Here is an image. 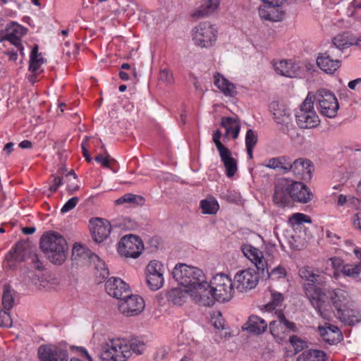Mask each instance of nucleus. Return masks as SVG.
<instances>
[{
	"mask_svg": "<svg viewBox=\"0 0 361 361\" xmlns=\"http://www.w3.org/2000/svg\"><path fill=\"white\" fill-rule=\"evenodd\" d=\"M341 273L345 276L355 279L358 277L361 273V264H346L343 267V269H341Z\"/></svg>",
	"mask_w": 361,
	"mask_h": 361,
	"instance_id": "obj_41",
	"label": "nucleus"
},
{
	"mask_svg": "<svg viewBox=\"0 0 361 361\" xmlns=\"http://www.w3.org/2000/svg\"><path fill=\"white\" fill-rule=\"evenodd\" d=\"M274 68L278 74L288 78L297 77L300 72V66L292 61H279L274 63Z\"/></svg>",
	"mask_w": 361,
	"mask_h": 361,
	"instance_id": "obj_22",
	"label": "nucleus"
},
{
	"mask_svg": "<svg viewBox=\"0 0 361 361\" xmlns=\"http://www.w3.org/2000/svg\"><path fill=\"white\" fill-rule=\"evenodd\" d=\"M214 326L217 329H225V320L221 317V314L219 312V316L214 319Z\"/></svg>",
	"mask_w": 361,
	"mask_h": 361,
	"instance_id": "obj_60",
	"label": "nucleus"
},
{
	"mask_svg": "<svg viewBox=\"0 0 361 361\" xmlns=\"http://www.w3.org/2000/svg\"><path fill=\"white\" fill-rule=\"evenodd\" d=\"M124 203H129L134 205L141 206L144 204L145 199L140 195L127 193L115 201V204L118 205L123 204Z\"/></svg>",
	"mask_w": 361,
	"mask_h": 361,
	"instance_id": "obj_37",
	"label": "nucleus"
},
{
	"mask_svg": "<svg viewBox=\"0 0 361 361\" xmlns=\"http://www.w3.org/2000/svg\"><path fill=\"white\" fill-rule=\"evenodd\" d=\"M146 281L149 289L156 291L164 286V279L163 275L146 276Z\"/></svg>",
	"mask_w": 361,
	"mask_h": 361,
	"instance_id": "obj_39",
	"label": "nucleus"
},
{
	"mask_svg": "<svg viewBox=\"0 0 361 361\" xmlns=\"http://www.w3.org/2000/svg\"><path fill=\"white\" fill-rule=\"evenodd\" d=\"M318 331L323 340L331 345L336 343L338 340V338H336V335L338 337L342 336L339 329L329 324H326L324 326H319Z\"/></svg>",
	"mask_w": 361,
	"mask_h": 361,
	"instance_id": "obj_26",
	"label": "nucleus"
},
{
	"mask_svg": "<svg viewBox=\"0 0 361 361\" xmlns=\"http://www.w3.org/2000/svg\"><path fill=\"white\" fill-rule=\"evenodd\" d=\"M171 274L180 286L187 288L190 297L198 303V296H200V287L207 286L203 271L197 267L179 263L175 266Z\"/></svg>",
	"mask_w": 361,
	"mask_h": 361,
	"instance_id": "obj_3",
	"label": "nucleus"
},
{
	"mask_svg": "<svg viewBox=\"0 0 361 361\" xmlns=\"http://www.w3.org/2000/svg\"><path fill=\"white\" fill-rule=\"evenodd\" d=\"M289 159L290 158L286 156L274 157L267 160L264 166L274 170H280L283 173H286L289 166Z\"/></svg>",
	"mask_w": 361,
	"mask_h": 361,
	"instance_id": "obj_31",
	"label": "nucleus"
},
{
	"mask_svg": "<svg viewBox=\"0 0 361 361\" xmlns=\"http://www.w3.org/2000/svg\"><path fill=\"white\" fill-rule=\"evenodd\" d=\"M253 240L254 244L257 246L262 245L264 243V240L259 235V234L254 233V232H250V239Z\"/></svg>",
	"mask_w": 361,
	"mask_h": 361,
	"instance_id": "obj_62",
	"label": "nucleus"
},
{
	"mask_svg": "<svg viewBox=\"0 0 361 361\" xmlns=\"http://www.w3.org/2000/svg\"><path fill=\"white\" fill-rule=\"evenodd\" d=\"M71 348L73 350H75L77 352H78L82 356L86 357L88 361H93L92 357L88 353L87 350L82 347H78V346H72Z\"/></svg>",
	"mask_w": 361,
	"mask_h": 361,
	"instance_id": "obj_64",
	"label": "nucleus"
},
{
	"mask_svg": "<svg viewBox=\"0 0 361 361\" xmlns=\"http://www.w3.org/2000/svg\"><path fill=\"white\" fill-rule=\"evenodd\" d=\"M331 300L341 321L348 325H354L360 321L359 318L353 314L354 312L348 308L350 300L346 291L339 288L335 289L331 293Z\"/></svg>",
	"mask_w": 361,
	"mask_h": 361,
	"instance_id": "obj_6",
	"label": "nucleus"
},
{
	"mask_svg": "<svg viewBox=\"0 0 361 361\" xmlns=\"http://www.w3.org/2000/svg\"><path fill=\"white\" fill-rule=\"evenodd\" d=\"M93 240L98 243L103 242L110 234L111 227L107 221L102 219H92L90 221Z\"/></svg>",
	"mask_w": 361,
	"mask_h": 361,
	"instance_id": "obj_18",
	"label": "nucleus"
},
{
	"mask_svg": "<svg viewBox=\"0 0 361 361\" xmlns=\"http://www.w3.org/2000/svg\"><path fill=\"white\" fill-rule=\"evenodd\" d=\"M299 276L306 281L308 283H317V285H324L326 282V278L323 274H315L309 267H303L299 270Z\"/></svg>",
	"mask_w": 361,
	"mask_h": 361,
	"instance_id": "obj_28",
	"label": "nucleus"
},
{
	"mask_svg": "<svg viewBox=\"0 0 361 361\" xmlns=\"http://www.w3.org/2000/svg\"><path fill=\"white\" fill-rule=\"evenodd\" d=\"M221 125L226 130V135L232 134L234 138L238 137L240 131V126L235 119L231 117H222Z\"/></svg>",
	"mask_w": 361,
	"mask_h": 361,
	"instance_id": "obj_35",
	"label": "nucleus"
},
{
	"mask_svg": "<svg viewBox=\"0 0 361 361\" xmlns=\"http://www.w3.org/2000/svg\"><path fill=\"white\" fill-rule=\"evenodd\" d=\"M316 285L317 283H305L303 287L305 295L319 315L323 319L329 320L330 313L327 310L326 307H329V305L324 300L325 293L322 288Z\"/></svg>",
	"mask_w": 361,
	"mask_h": 361,
	"instance_id": "obj_10",
	"label": "nucleus"
},
{
	"mask_svg": "<svg viewBox=\"0 0 361 361\" xmlns=\"http://www.w3.org/2000/svg\"><path fill=\"white\" fill-rule=\"evenodd\" d=\"M106 156L103 157L102 154H98L95 158V161L98 163H101L104 167L109 168V157L110 156L106 152Z\"/></svg>",
	"mask_w": 361,
	"mask_h": 361,
	"instance_id": "obj_58",
	"label": "nucleus"
},
{
	"mask_svg": "<svg viewBox=\"0 0 361 361\" xmlns=\"http://www.w3.org/2000/svg\"><path fill=\"white\" fill-rule=\"evenodd\" d=\"M92 343L99 350L103 361H126L131 356L128 343L121 338H111L109 336L95 333Z\"/></svg>",
	"mask_w": 361,
	"mask_h": 361,
	"instance_id": "obj_2",
	"label": "nucleus"
},
{
	"mask_svg": "<svg viewBox=\"0 0 361 361\" xmlns=\"http://www.w3.org/2000/svg\"><path fill=\"white\" fill-rule=\"evenodd\" d=\"M159 80L166 84H171L173 81L172 74L167 69H162L159 73Z\"/></svg>",
	"mask_w": 361,
	"mask_h": 361,
	"instance_id": "obj_54",
	"label": "nucleus"
},
{
	"mask_svg": "<svg viewBox=\"0 0 361 361\" xmlns=\"http://www.w3.org/2000/svg\"><path fill=\"white\" fill-rule=\"evenodd\" d=\"M269 110L280 132L288 135L293 140L300 136L293 123L290 110L284 104L279 101H273L269 104Z\"/></svg>",
	"mask_w": 361,
	"mask_h": 361,
	"instance_id": "obj_5",
	"label": "nucleus"
},
{
	"mask_svg": "<svg viewBox=\"0 0 361 361\" xmlns=\"http://www.w3.org/2000/svg\"><path fill=\"white\" fill-rule=\"evenodd\" d=\"M27 29L16 22H11L8 24L4 30H0V42L9 41L16 46L18 51L22 55L23 53V47L21 44V38L26 35Z\"/></svg>",
	"mask_w": 361,
	"mask_h": 361,
	"instance_id": "obj_12",
	"label": "nucleus"
},
{
	"mask_svg": "<svg viewBox=\"0 0 361 361\" xmlns=\"http://www.w3.org/2000/svg\"><path fill=\"white\" fill-rule=\"evenodd\" d=\"M258 135L256 131L250 129V159H252V149L257 142Z\"/></svg>",
	"mask_w": 361,
	"mask_h": 361,
	"instance_id": "obj_53",
	"label": "nucleus"
},
{
	"mask_svg": "<svg viewBox=\"0 0 361 361\" xmlns=\"http://www.w3.org/2000/svg\"><path fill=\"white\" fill-rule=\"evenodd\" d=\"M289 341L293 346H295V350H301L303 348V341L297 336H290Z\"/></svg>",
	"mask_w": 361,
	"mask_h": 361,
	"instance_id": "obj_57",
	"label": "nucleus"
},
{
	"mask_svg": "<svg viewBox=\"0 0 361 361\" xmlns=\"http://www.w3.org/2000/svg\"><path fill=\"white\" fill-rule=\"evenodd\" d=\"M329 260L331 262L333 269L334 270H340V272L341 273V269L345 266V264H343V260L341 258L336 257H331Z\"/></svg>",
	"mask_w": 361,
	"mask_h": 361,
	"instance_id": "obj_56",
	"label": "nucleus"
},
{
	"mask_svg": "<svg viewBox=\"0 0 361 361\" xmlns=\"http://www.w3.org/2000/svg\"><path fill=\"white\" fill-rule=\"evenodd\" d=\"M14 304V297L11 293V286L8 285L4 286L3 295H2V305L4 310H11Z\"/></svg>",
	"mask_w": 361,
	"mask_h": 361,
	"instance_id": "obj_38",
	"label": "nucleus"
},
{
	"mask_svg": "<svg viewBox=\"0 0 361 361\" xmlns=\"http://www.w3.org/2000/svg\"><path fill=\"white\" fill-rule=\"evenodd\" d=\"M312 169V163L309 159L299 158L293 162L290 159H289L288 171H293L296 176L302 177L307 175L310 178Z\"/></svg>",
	"mask_w": 361,
	"mask_h": 361,
	"instance_id": "obj_20",
	"label": "nucleus"
},
{
	"mask_svg": "<svg viewBox=\"0 0 361 361\" xmlns=\"http://www.w3.org/2000/svg\"><path fill=\"white\" fill-rule=\"evenodd\" d=\"M295 116L297 124L300 128H314L319 124L320 120L314 109L312 92L308 93Z\"/></svg>",
	"mask_w": 361,
	"mask_h": 361,
	"instance_id": "obj_7",
	"label": "nucleus"
},
{
	"mask_svg": "<svg viewBox=\"0 0 361 361\" xmlns=\"http://www.w3.org/2000/svg\"><path fill=\"white\" fill-rule=\"evenodd\" d=\"M216 147L219 151L222 161L232 158L230 150L227 147H226L221 142H218L217 146Z\"/></svg>",
	"mask_w": 361,
	"mask_h": 361,
	"instance_id": "obj_50",
	"label": "nucleus"
},
{
	"mask_svg": "<svg viewBox=\"0 0 361 361\" xmlns=\"http://www.w3.org/2000/svg\"><path fill=\"white\" fill-rule=\"evenodd\" d=\"M290 187H292V182L286 178L279 179L276 182L273 197L276 204L284 205L289 202V198H290Z\"/></svg>",
	"mask_w": 361,
	"mask_h": 361,
	"instance_id": "obj_19",
	"label": "nucleus"
},
{
	"mask_svg": "<svg viewBox=\"0 0 361 361\" xmlns=\"http://www.w3.org/2000/svg\"><path fill=\"white\" fill-rule=\"evenodd\" d=\"M271 275L276 276L279 279L284 278L286 275V272L283 267H277L271 271Z\"/></svg>",
	"mask_w": 361,
	"mask_h": 361,
	"instance_id": "obj_61",
	"label": "nucleus"
},
{
	"mask_svg": "<svg viewBox=\"0 0 361 361\" xmlns=\"http://www.w3.org/2000/svg\"><path fill=\"white\" fill-rule=\"evenodd\" d=\"M250 261L253 268L250 267V289L254 288L258 283L260 278L264 276L265 271H267V263L264 257V254L255 245H250Z\"/></svg>",
	"mask_w": 361,
	"mask_h": 361,
	"instance_id": "obj_8",
	"label": "nucleus"
},
{
	"mask_svg": "<svg viewBox=\"0 0 361 361\" xmlns=\"http://www.w3.org/2000/svg\"><path fill=\"white\" fill-rule=\"evenodd\" d=\"M46 62V59L43 57H39L38 59L30 60L29 61V71L32 73H36L39 67Z\"/></svg>",
	"mask_w": 361,
	"mask_h": 361,
	"instance_id": "obj_52",
	"label": "nucleus"
},
{
	"mask_svg": "<svg viewBox=\"0 0 361 361\" xmlns=\"http://www.w3.org/2000/svg\"><path fill=\"white\" fill-rule=\"evenodd\" d=\"M279 321H272L269 324L270 333L274 337H279L280 335V330L283 332V329L295 331V325L294 323L289 322L286 319L284 314L279 312L278 313Z\"/></svg>",
	"mask_w": 361,
	"mask_h": 361,
	"instance_id": "obj_23",
	"label": "nucleus"
},
{
	"mask_svg": "<svg viewBox=\"0 0 361 361\" xmlns=\"http://www.w3.org/2000/svg\"><path fill=\"white\" fill-rule=\"evenodd\" d=\"M62 179L59 176H54V179L49 188L51 192H55L58 188L62 185Z\"/></svg>",
	"mask_w": 361,
	"mask_h": 361,
	"instance_id": "obj_59",
	"label": "nucleus"
},
{
	"mask_svg": "<svg viewBox=\"0 0 361 361\" xmlns=\"http://www.w3.org/2000/svg\"><path fill=\"white\" fill-rule=\"evenodd\" d=\"M348 207L355 210H361V200L353 195H349Z\"/></svg>",
	"mask_w": 361,
	"mask_h": 361,
	"instance_id": "obj_55",
	"label": "nucleus"
},
{
	"mask_svg": "<svg viewBox=\"0 0 361 361\" xmlns=\"http://www.w3.org/2000/svg\"><path fill=\"white\" fill-rule=\"evenodd\" d=\"M226 169V173L228 177L234 176L237 171V164L235 159L232 157L229 159L222 161Z\"/></svg>",
	"mask_w": 361,
	"mask_h": 361,
	"instance_id": "obj_47",
	"label": "nucleus"
},
{
	"mask_svg": "<svg viewBox=\"0 0 361 361\" xmlns=\"http://www.w3.org/2000/svg\"><path fill=\"white\" fill-rule=\"evenodd\" d=\"M144 248L142 240L137 235L130 234L121 238L118 251L126 257L137 258Z\"/></svg>",
	"mask_w": 361,
	"mask_h": 361,
	"instance_id": "obj_13",
	"label": "nucleus"
},
{
	"mask_svg": "<svg viewBox=\"0 0 361 361\" xmlns=\"http://www.w3.org/2000/svg\"><path fill=\"white\" fill-rule=\"evenodd\" d=\"M220 0H202L201 5L193 12L194 18H204L212 14L219 6Z\"/></svg>",
	"mask_w": 361,
	"mask_h": 361,
	"instance_id": "obj_24",
	"label": "nucleus"
},
{
	"mask_svg": "<svg viewBox=\"0 0 361 361\" xmlns=\"http://www.w3.org/2000/svg\"><path fill=\"white\" fill-rule=\"evenodd\" d=\"M95 269H97V277L105 279L109 276V271L106 264L99 257V259H96Z\"/></svg>",
	"mask_w": 361,
	"mask_h": 361,
	"instance_id": "obj_44",
	"label": "nucleus"
},
{
	"mask_svg": "<svg viewBox=\"0 0 361 361\" xmlns=\"http://www.w3.org/2000/svg\"><path fill=\"white\" fill-rule=\"evenodd\" d=\"M267 329L266 322L257 316H250V332L261 334Z\"/></svg>",
	"mask_w": 361,
	"mask_h": 361,
	"instance_id": "obj_36",
	"label": "nucleus"
},
{
	"mask_svg": "<svg viewBox=\"0 0 361 361\" xmlns=\"http://www.w3.org/2000/svg\"><path fill=\"white\" fill-rule=\"evenodd\" d=\"M146 276L163 275L164 266L161 262L157 260H152L149 262L145 269Z\"/></svg>",
	"mask_w": 361,
	"mask_h": 361,
	"instance_id": "obj_40",
	"label": "nucleus"
},
{
	"mask_svg": "<svg viewBox=\"0 0 361 361\" xmlns=\"http://www.w3.org/2000/svg\"><path fill=\"white\" fill-rule=\"evenodd\" d=\"M39 244L42 251L52 263L61 264L66 260L68 244L61 235L56 232L44 234Z\"/></svg>",
	"mask_w": 361,
	"mask_h": 361,
	"instance_id": "obj_4",
	"label": "nucleus"
},
{
	"mask_svg": "<svg viewBox=\"0 0 361 361\" xmlns=\"http://www.w3.org/2000/svg\"><path fill=\"white\" fill-rule=\"evenodd\" d=\"M268 5L269 15L270 21H281L283 20L285 13L281 6Z\"/></svg>",
	"mask_w": 361,
	"mask_h": 361,
	"instance_id": "obj_42",
	"label": "nucleus"
},
{
	"mask_svg": "<svg viewBox=\"0 0 361 361\" xmlns=\"http://www.w3.org/2000/svg\"><path fill=\"white\" fill-rule=\"evenodd\" d=\"M214 83L226 96L233 97L236 93L235 85L220 73H216L214 75Z\"/></svg>",
	"mask_w": 361,
	"mask_h": 361,
	"instance_id": "obj_27",
	"label": "nucleus"
},
{
	"mask_svg": "<svg viewBox=\"0 0 361 361\" xmlns=\"http://www.w3.org/2000/svg\"><path fill=\"white\" fill-rule=\"evenodd\" d=\"M216 29L209 23H201L193 30L192 39L201 47H211L216 41Z\"/></svg>",
	"mask_w": 361,
	"mask_h": 361,
	"instance_id": "obj_14",
	"label": "nucleus"
},
{
	"mask_svg": "<svg viewBox=\"0 0 361 361\" xmlns=\"http://www.w3.org/2000/svg\"><path fill=\"white\" fill-rule=\"evenodd\" d=\"M72 257L74 259H76L77 257L84 259H89L94 263L96 262V259H99L98 255L80 243L74 244L72 250Z\"/></svg>",
	"mask_w": 361,
	"mask_h": 361,
	"instance_id": "obj_29",
	"label": "nucleus"
},
{
	"mask_svg": "<svg viewBox=\"0 0 361 361\" xmlns=\"http://www.w3.org/2000/svg\"><path fill=\"white\" fill-rule=\"evenodd\" d=\"M106 293L111 297L120 300L128 297L130 289L129 286L119 278L112 277L105 283Z\"/></svg>",
	"mask_w": 361,
	"mask_h": 361,
	"instance_id": "obj_17",
	"label": "nucleus"
},
{
	"mask_svg": "<svg viewBox=\"0 0 361 361\" xmlns=\"http://www.w3.org/2000/svg\"><path fill=\"white\" fill-rule=\"evenodd\" d=\"M38 356L41 361H68V353L66 347L45 345L38 348Z\"/></svg>",
	"mask_w": 361,
	"mask_h": 361,
	"instance_id": "obj_16",
	"label": "nucleus"
},
{
	"mask_svg": "<svg viewBox=\"0 0 361 361\" xmlns=\"http://www.w3.org/2000/svg\"><path fill=\"white\" fill-rule=\"evenodd\" d=\"M144 307V300L137 295H132L131 291L128 297L123 298L118 304L119 311L126 317H133L140 314Z\"/></svg>",
	"mask_w": 361,
	"mask_h": 361,
	"instance_id": "obj_15",
	"label": "nucleus"
},
{
	"mask_svg": "<svg viewBox=\"0 0 361 361\" xmlns=\"http://www.w3.org/2000/svg\"><path fill=\"white\" fill-rule=\"evenodd\" d=\"M312 197V193L305 185L300 182H292V187H290V198L293 201L307 203L310 202Z\"/></svg>",
	"mask_w": 361,
	"mask_h": 361,
	"instance_id": "obj_21",
	"label": "nucleus"
},
{
	"mask_svg": "<svg viewBox=\"0 0 361 361\" xmlns=\"http://www.w3.org/2000/svg\"><path fill=\"white\" fill-rule=\"evenodd\" d=\"M10 310H0V326L11 327L12 326V319L9 313Z\"/></svg>",
	"mask_w": 361,
	"mask_h": 361,
	"instance_id": "obj_48",
	"label": "nucleus"
},
{
	"mask_svg": "<svg viewBox=\"0 0 361 361\" xmlns=\"http://www.w3.org/2000/svg\"><path fill=\"white\" fill-rule=\"evenodd\" d=\"M353 45V43L348 41L343 35H337L333 39V44L329 48H336L342 51L343 49L348 48Z\"/></svg>",
	"mask_w": 361,
	"mask_h": 361,
	"instance_id": "obj_45",
	"label": "nucleus"
},
{
	"mask_svg": "<svg viewBox=\"0 0 361 361\" xmlns=\"http://www.w3.org/2000/svg\"><path fill=\"white\" fill-rule=\"evenodd\" d=\"M78 201L79 198L78 197L69 199L61 208V212L64 214L73 209L77 205Z\"/></svg>",
	"mask_w": 361,
	"mask_h": 361,
	"instance_id": "obj_51",
	"label": "nucleus"
},
{
	"mask_svg": "<svg viewBox=\"0 0 361 361\" xmlns=\"http://www.w3.org/2000/svg\"><path fill=\"white\" fill-rule=\"evenodd\" d=\"M289 224L294 226L295 225H300L302 223H311L312 220L310 216L302 213H295L289 217Z\"/></svg>",
	"mask_w": 361,
	"mask_h": 361,
	"instance_id": "obj_43",
	"label": "nucleus"
},
{
	"mask_svg": "<svg viewBox=\"0 0 361 361\" xmlns=\"http://www.w3.org/2000/svg\"><path fill=\"white\" fill-rule=\"evenodd\" d=\"M271 301L266 305L269 310L275 309L276 307L280 306L283 300V296L281 293L271 291Z\"/></svg>",
	"mask_w": 361,
	"mask_h": 361,
	"instance_id": "obj_46",
	"label": "nucleus"
},
{
	"mask_svg": "<svg viewBox=\"0 0 361 361\" xmlns=\"http://www.w3.org/2000/svg\"><path fill=\"white\" fill-rule=\"evenodd\" d=\"M200 207L203 214H215L219 209V205L216 198L208 196L200 201Z\"/></svg>",
	"mask_w": 361,
	"mask_h": 361,
	"instance_id": "obj_33",
	"label": "nucleus"
},
{
	"mask_svg": "<svg viewBox=\"0 0 361 361\" xmlns=\"http://www.w3.org/2000/svg\"><path fill=\"white\" fill-rule=\"evenodd\" d=\"M200 296L198 304L211 307L214 302H225L232 297L233 283L231 279L226 274H217L207 283V286L200 287Z\"/></svg>",
	"mask_w": 361,
	"mask_h": 361,
	"instance_id": "obj_1",
	"label": "nucleus"
},
{
	"mask_svg": "<svg viewBox=\"0 0 361 361\" xmlns=\"http://www.w3.org/2000/svg\"><path fill=\"white\" fill-rule=\"evenodd\" d=\"M130 352L135 353L137 355H140L142 353L144 345L142 343L140 342L137 339L131 340L129 343H128Z\"/></svg>",
	"mask_w": 361,
	"mask_h": 361,
	"instance_id": "obj_49",
	"label": "nucleus"
},
{
	"mask_svg": "<svg viewBox=\"0 0 361 361\" xmlns=\"http://www.w3.org/2000/svg\"><path fill=\"white\" fill-rule=\"evenodd\" d=\"M30 252V245L27 242H18L7 256L9 262H20L25 259L26 255Z\"/></svg>",
	"mask_w": 361,
	"mask_h": 361,
	"instance_id": "obj_25",
	"label": "nucleus"
},
{
	"mask_svg": "<svg viewBox=\"0 0 361 361\" xmlns=\"http://www.w3.org/2000/svg\"><path fill=\"white\" fill-rule=\"evenodd\" d=\"M248 275V269H243L238 271L234 276L233 286L241 293L247 290L248 288V279L246 276Z\"/></svg>",
	"mask_w": 361,
	"mask_h": 361,
	"instance_id": "obj_34",
	"label": "nucleus"
},
{
	"mask_svg": "<svg viewBox=\"0 0 361 361\" xmlns=\"http://www.w3.org/2000/svg\"><path fill=\"white\" fill-rule=\"evenodd\" d=\"M188 295L190 293L187 288H174L168 292L167 299L175 305H181L185 302Z\"/></svg>",
	"mask_w": 361,
	"mask_h": 361,
	"instance_id": "obj_30",
	"label": "nucleus"
},
{
	"mask_svg": "<svg viewBox=\"0 0 361 361\" xmlns=\"http://www.w3.org/2000/svg\"><path fill=\"white\" fill-rule=\"evenodd\" d=\"M343 51L336 48H329L324 53H320L317 57V66L324 73L333 74L341 66V58Z\"/></svg>",
	"mask_w": 361,
	"mask_h": 361,
	"instance_id": "obj_11",
	"label": "nucleus"
},
{
	"mask_svg": "<svg viewBox=\"0 0 361 361\" xmlns=\"http://www.w3.org/2000/svg\"><path fill=\"white\" fill-rule=\"evenodd\" d=\"M30 257L32 259V262L34 264L35 269H37L38 270L43 269L42 263L39 260V257L37 254H35V253L31 254L30 253Z\"/></svg>",
	"mask_w": 361,
	"mask_h": 361,
	"instance_id": "obj_63",
	"label": "nucleus"
},
{
	"mask_svg": "<svg viewBox=\"0 0 361 361\" xmlns=\"http://www.w3.org/2000/svg\"><path fill=\"white\" fill-rule=\"evenodd\" d=\"M312 97L313 102H318L320 113L323 116L329 118H334L336 116L339 105L334 93L326 89H320L316 94L312 93Z\"/></svg>",
	"mask_w": 361,
	"mask_h": 361,
	"instance_id": "obj_9",
	"label": "nucleus"
},
{
	"mask_svg": "<svg viewBox=\"0 0 361 361\" xmlns=\"http://www.w3.org/2000/svg\"><path fill=\"white\" fill-rule=\"evenodd\" d=\"M326 354L319 350L310 349L302 353L296 361H325Z\"/></svg>",
	"mask_w": 361,
	"mask_h": 361,
	"instance_id": "obj_32",
	"label": "nucleus"
}]
</instances>
